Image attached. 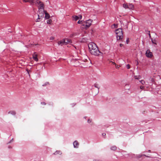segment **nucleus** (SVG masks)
Segmentation results:
<instances>
[{
	"label": "nucleus",
	"instance_id": "1",
	"mask_svg": "<svg viewBox=\"0 0 161 161\" xmlns=\"http://www.w3.org/2000/svg\"><path fill=\"white\" fill-rule=\"evenodd\" d=\"M88 46L90 53L92 54L95 56H98L101 53L95 43L92 42H90L88 44Z\"/></svg>",
	"mask_w": 161,
	"mask_h": 161
},
{
	"label": "nucleus",
	"instance_id": "2",
	"mask_svg": "<svg viewBox=\"0 0 161 161\" xmlns=\"http://www.w3.org/2000/svg\"><path fill=\"white\" fill-rule=\"evenodd\" d=\"M115 33L117 40H122L123 37V35L122 29L120 28H118L115 30Z\"/></svg>",
	"mask_w": 161,
	"mask_h": 161
},
{
	"label": "nucleus",
	"instance_id": "3",
	"mask_svg": "<svg viewBox=\"0 0 161 161\" xmlns=\"http://www.w3.org/2000/svg\"><path fill=\"white\" fill-rule=\"evenodd\" d=\"M146 55L147 57L151 58L153 56L152 52L149 50H147L146 53Z\"/></svg>",
	"mask_w": 161,
	"mask_h": 161
},
{
	"label": "nucleus",
	"instance_id": "4",
	"mask_svg": "<svg viewBox=\"0 0 161 161\" xmlns=\"http://www.w3.org/2000/svg\"><path fill=\"white\" fill-rule=\"evenodd\" d=\"M92 21V20L90 19L85 22L86 24V25L87 28H88L91 26Z\"/></svg>",
	"mask_w": 161,
	"mask_h": 161
},
{
	"label": "nucleus",
	"instance_id": "5",
	"mask_svg": "<svg viewBox=\"0 0 161 161\" xmlns=\"http://www.w3.org/2000/svg\"><path fill=\"white\" fill-rule=\"evenodd\" d=\"M38 6L39 10H41V11H42L44 10V5L43 3L41 1V3L39 4Z\"/></svg>",
	"mask_w": 161,
	"mask_h": 161
},
{
	"label": "nucleus",
	"instance_id": "6",
	"mask_svg": "<svg viewBox=\"0 0 161 161\" xmlns=\"http://www.w3.org/2000/svg\"><path fill=\"white\" fill-rule=\"evenodd\" d=\"M37 54L36 53H34L33 54H32V57L34 59V60L37 62L38 61V58H37Z\"/></svg>",
	"mask_w": 161,
	"mask_h": 161
},
{
	"label": "nucleus",
	"instance_id": "7",
	"mask_svg": "<svg viewBox=\"0 0 161 161\" xmlns=\"http://www.w3.org/2000/svg\"><path fill=\"white\" fill-rule=\"evenodd\" d=\"M42 12H44L45 14V18L46 19H48L50 17L49 14H48L46 11L43 10Z\"/></svg>",
	"mask_w": 161,
	"mask_h": 161
},
{
	"label": "nucleus",
	"instance_id": "8",
	"mask_svg": "<svg viewBox=\"0 0 161 161\" xmlns=\"http://www.w3.org/2000/svg\"><path fill=\"white\" fill-rule=\"evenodd\" d=\"M73 146L75 148H78L79 145V143L77 141H75L73 142Z\"/></svg>",
	"mask_w": 161,
	"mask_h": 161
},
{
	"label": "nucleus",
	"instance_id": "9",
	"mask_svg": "<svg viewBox=\"0 0 161 161\" xmlns=\"http://www.w3.org/2000/svg\"><path fill=\"white\" fill-rule=\"evenodd\" d=\"M64 40L65 45H67V44L69 43H71V40L70 39L66 38L64 39Z\"/></svg>",
	"mask_w": 161,
	"mask_h": 161
},
{
	"label": "nucleus",
	"instance_id": "10",
	"mask_svg": "<svg viewBox=\"0 0 161 161\" xmlns=\"http://www.w3.org/2000/svg\"><path fill=\"white\" fill-rule=\"evenodd\" d=\"M133 155L134 156V157L136 158H137V159H139V158L142 157L143 156H145V154H138V155H135L134 154Z\"/></svg>",
	"mask_w": 161,
	"mask_h": 161
},
{
	"label": "nucleus",
	"instance_id": "11",
	"mask_svg": "<svg viewBox=\"0 0 161 161\" xmlns=\"http://www.w3.org/2000/svg\"><path fill=\"white\" fill-rule=\"evenodd\" d=\"M33 2L32 3V5H33L34 4L36 5V4H39L41 3V1L39 0H33Z\"/></svg>",
	"mask_w": 161,
	"mask_h": 161
},
{
	"label": "nucleus",
	"instance_id": "12",
	"mask_svg": "<svg viewBox=\"0 0 161 161\" xmlns=\"http://www.w3.org/2000/svg\"><path fill=\"white\" fill-rule=\"evenodd\" d=\"M44 12H42L41 11V10H39L38 15L39 16H40L41 18H43L44 15Z\"/></svg>",
	"mask_w": 161,
	"mask_h": 161
},
{
	"label": "nucleus",
	"instance_id": "13",
	"mask_svg": "<svg viewBox=\"0 0 161 161\" xmlns=\"http://www.w3.org/2000/svg\"><path fill=\"white\" fill-rule=\"evenodd\" d=\"M128 8L131 9H133L134 8V6L132 4H128Z\"/></svg>",
	"mask_w": 161,
	"mask_h": 161
},
{
	"label": "nucleus",
	"instance_id": "14",
	"mask_svg": "<svg viewBox=\"0 0 161 161\" xmlns=\"http://www.w3.org/2000/svg\"><path fill=\"white\" fill-rule=\"evenodd\" d=\"M86 23H85V22H82L81 23V27L82 28H86L87 29V27H86Z\"/></svg>",
	"mask_w": 161,
	"mask_h": 161
},
{
	"label": "nucleus",
	"instance_id": "15",
	"mask_svg": "<svg viewBox=\"0 0 161 161\" xmlns=\"http://www.w3.org/2000/svg\"><path fill=\"white\" fill-rule=\"evenodd\" d=\"M58 43V45H61V46H62L63 45H65L64 40L59 42Z\"/></svg>",
	"mask_w": 161,
	"mask_h": 161
},
{
	"label": "nucleus",
	"instance_id": "16",
	"mask_svg": "<svg viewBox=\"0 0 161 161\" xmlns=\"http://www.w3.org/2000/svg\"><path fill=\"white\" fill-rule=\"evenodd\" d=\"M23 1L25 2H29L31 5H32V3L33 2V0H23Z\"/></svg>",
	"mask_w": 161,
	"mask_h": 161
},
{
	"label": "nucleus",
	"instance_id": "17",
	"mask_svg": "<svg viewBox=\"0 0 161 161\" xmlns=\"http://www.w3.org/2000/svg\"><path fill=\"white\" fill-rule=\"evenodd\" d=\"M38 17L37 19L36 20V22H40L41 21V19H42V18H41L40 16H39L38 15Z\"/></svg>",
	"mask_w": 161,
	"mask_h": 161
},
{
	"label": "nucleus",
	"instance_id": "18",
	"mask_svg": "<svg viewBox=\"0 0 161 161\" xmlns=\"http://www.w3.org/2000/svg\"><path fill=\"white\" fill-rule=\"evenodd\" d=\"M72 18L75 21L79 19V17L76 15L73 16Z\"/></svg>",
	"mask_w": 161,
	"mask_h": 161
},
{
	"label": "nucleus",
	"instance_id": "19",
	"mask_svg": "<svg viewBox=\"0 0 161 161\" xmlns=\"http://www.w3.org/2000/svg\"><path fill=\"white\" fill-rule=\"evenodd\" d=\"M110 149L111 150L115 151L117 149V147L115 146H113L111 147Z\"/></svg>",
	"mask_w": 161,
	"mask_h": 161
},
{
	"label": "nucleus",
	"instance_id": "20",
	"mask_svg": "<svg viewBox=\"0 0 161 161\" xmlns=\"http://www.w3.org/2000/svg\"><path fill=\"white\" fill-rule=\"evenodd\" d=\"M123 6L125 9L128 8V4L124 3L123 4Z\"/></svg>",
	"mask_w": 161,
	"mask_h": 161
},
{
	"label": "nucleus",
	"instance_id": "21",
	"mask_svg": "<svg viewBox=\"0 0 161 161\" xmlns=\"http://www.w3.org/2000/svg\"><path fill=\"white\" fill-rule=\"evenodd\" d=\"M54 154H62V153L59 151H56L54 153Z\"/></svg>",
	"mask_w": 161,
	"mask_h": 161
},
{
	"label": "nucleus",
	"instance_id": "22",
	"mask_svg": "<svg viewBox=\"0 0 161 161\" xmlns=\"http://www.w3.org/2000/svg\"><path fill=\"white\" fill-rule=\"evenodd\" d=\"M141 78V76L140 75H138V76L135 75L134 76V78L136 79L139 80V79H140Z\"/></svg>",
	"mask_w": 161,
	"mask_h": 161
},
{
	"label": "nucleus",
	"instance_id": "23",
	"mask_svg": "<svg viewBox=\"0 0 161 161\" xmlns=\"http://www.w3.org/2000/svg\"><path fill=\"white\" fill-rule=\"evenodd\" d=\"M9 114H11L13 115H15L16 114V112L15 111H11L8 112Z\"/></svg>",
	"mask_w": 161,
	"mask_h": 161
},
{
	"label": "nucleus",
	"instance_id": "24",
	"mask_svg": "<svg viewBox=\"0 0 161 161\" xmlns=\"http://www.w3.org/2000/svg\"><path fill=\"white\" fill-rule=\"evenodd\" d=\"M94 86H95V87H96V88H97V89H98V92L99 91V88L98 87V84H94Z\"/></svg>",
	"mask_w": 161,
	"mask_h": 161
},
{
	"label": "nucleus",
	"instance_id": "25",
	"mask_svg": "<svg viewBox=\"0 0 161 161\" xmlns=\"http://www.w3.org/2000/svg\"><path fill=\"white\" fill-rule=\"evenodd\" d=\"M52 22V20L51 19H50L47 20V23L48 24H51Z\"/></svg>",
	"mask_w": 161,
	"mask_h": 161
},
{
	"label": "nucleus",
	"instance_id": "26",
	"mask_svg": "<svg viewBox=\"0 0 161 161\" xmlns=\"http://www.w3.org/2000/svg\"><path fill=\"white\" fill-rule=\"evenodd\" d=\"M140 81L141 82V83L142 85H144L145 83V81L143 80H140Z\"/></svg>",
	"mask_w": 161,
	"mask_h": 161
},
{
	"label": "nucleus",
	"instance_id": "27",
	"mask_svg": "<svg viewBox=\"0 0 161 161\" xmlns=\"http://www.w3.org/2000/svg\"><path fill=\"white\" fill-rule=\"evenodd\" d=\"M113 25L114 26V28H117L118 27V25L114 24Z\"/></svg>",
	"mask_w": 161,
	"mask_h": 161
},
{
	"label": "nucleus",
	"instance_id": "28",
	"mask_svg": "<svg viewBox=\"0 0 161 161\" xmlns=\"http://www.w3.org/2000/svg\"><path fill=\"white\" fill-rule=\"evenodd\" d=\"M130 66L129 64H128L126 65V68L127 69H129L130 68Z\"/></svg>",
	"mask_w": 161,
	"mask_h": 161
},
{
	"label": "nucleus",
	"instance_id": "29",
	"mask_svg": "<svg viewBox=\"0 0 161 161\" xmlns=\"http://www.w3.org/2000/svg\"><path fill=\"white\" fill-rule=\"evenodd\" d=\"M102 136L104 137V138H105V136H106V133H103L102 134Z\"/></svg>",
	"mask_w": 161,
	"mask_h": 161
},
{
	"label": "nucleus",
	"instance_id": "30",
	"mask_svg": "<svg viewBox=\"0 0 161 161\" xmlns=\"http://www.w3.org/2000/svg\"><path fill=\"white\" fill-rule=\"evenodd\" d=\"M152 42L153 43L156 44V43L155 42V40H152Z\"/></svg>",
	"mask_w": 161,
	"mask_h": 161
},
{
	"label": "nucleus",
	"instance_id": "31",
	"mask_svg": "<svg viewBox=\"0 0 161 161\" xmlns=\"http://www.w3.org/2000/svg\"><path fill=\"white\" fill-rule=\"evenodd\" d=\"M92 120L91 119H88L87 120V122L88 123H90L92 122Z\"/></svg>",
	"mask_w": 161,
	"mask_h": 161
},
{
	"label": "nucleus",
	"instance_id": "32",
	"mask_svg": "<svg viewBox=\"0 0 161 161\" xmlns=\"http://www.w3.org/2000/svg\"><path fill=\"white\" fill-rule=\"evenodd\" d=\"M82 21H80V20H79L78 22H77V23L78 24H81L82 23Z\"/></svg>",
	"mask_w": 161,
	"mask_h": 161
},
{
	"label": "nucleus",
	"instance_id": "33",
	"mask_svg": "<svg viewBox=\"0 0 161 161\" xmlns=\"http://www.w3.org/2000/svg\"><path fill=\"white\" fill-rule=\"evenodd\" d=\"M140 88L141 89H143L144 88V86H140Z\"/></svg>",
	"mask_w": 161,
	"mask_h": 161
},
{
	"label": "nucleus",
	"instance_id": "34",
	"mask_svg": "<svg viewBox=\"0 0 161 161\" xmlns=\"http://www.w3.org/2000/svg\"><path fill=\"white\" fill-rule=\"evenodd\" d=\"M148 32H149L148 34H149V36L150 38L151 37V35H150V31H148Z\"/></svg>",
	"mask_w": 161,
	"mask_h": 161
},
{
	"label": "nucleus",
	"instance_id": "35",
	"mask_svg": "<svg viewBox=\"0 0 161 161\" xmlns=\"http://www.w3.org/2000/svg\"><path fill=\"white\" fill-rule=\"evenodd\" d=\"M47 84H49V83H48V82H47V83H45V84H44V85H42V86H45Z\"/></svg>",
	"mask_w": 161,
	"mask_h": 161
},
{
	"label": "nucleus",
	"instance_id": "36",
	"mask_svg": "<svg viewBox=\"0 0 161 161\" xmlns=\"http://www.w3.org/2000/svg\"><path fill=\"white\" fill-rule=\"evenodd\" d=\"M79 18L80 19H81L82 18V16L81 15H79Z\"/></svg>",
	"mask_w": 161,
	"mask_h": 161
},
{
	"label": "nucleus",
	"instance_id": "37",
	"mask_svg": "<svg viewBox=\"0 0 161 161\" xmlns=\"http://www.w3.org/2000/svg\"><path fill=\"white\" fill-rule=\"evenodd\" d=\"M41 103L43 105H46V103L44 102H42Z\"/></svg>",
	"mask_w": 161,
	"mask_h": 161
},
{
	"label": "nucleus",
	"instance_id": "38",
	"mask_svg": "<svg viewBox=\"0 0 161 161\" xmlns=\"http://www.w3.org/2000/svg\"><path fill=\"white\" fill-rule=\"evenodd\" d=\"M14 141V139L13 138L12 139V140L9 142V143H10V142H11L13 141Z\"/></svg>",
	"mask_w": 161,
	"mask_h": 161
},
{
	"label": "nucleus",
	"instance_id": "39",
	"mask_svg": "<svg viewBox=\"0 0 161 161\" xmlns=\"http://www.w3.org/2000/svg\"><path fill=\"white\" fill-rule=\"evenodd\" d=\"M129 42V39H127L126 40V42H127V44H128V43Z\"/></svg>",
	"mask_w": 161,
	"mask_h": 161
},
{
	"label": "nucleus",
	"instance_id": "40",
	"mask_svg": "<svg viewBox=\"0 0 161 161\" xmlns=\"http://www.w3.org/2000/svg\"><path fill=\"white\" fill-rule=\"evenodd\" d=\"M119 46L120 47H121L123 46V45L122 44H120Z\"/></svg>",
	"mask_w": 161,
	"mask_h": 161
},
{
	"label": "nucleus",
	"instance_id": "41",
	"mask_svg": "<svg viewBox=\"0 0 161 161\" xmlns=\"http://www.w3.org/2000/svg\"><path fill=\"white\" fill-rule=\"evenodd\" d=\"M93 161H101L100 160H96V159H95V160H93Z\"/></svg>",
	"mask_w": 161,
	"mask_h": 161
},
{
	"label": "nucleus",
	"instance_id": "42",
	"mask_svg": "<svg viewBox=\"0 0 161 161\" xmlns=\"http://www.w3.org/2000/svg\"><path fill=\"white\" fill-rule=\"evenodd\" d=\"M145 156L146 157H148V158H151V157L150 156H147L145 155V156Z\"/></svg>",
	"mask_w": 161,
	"mask_h": 161
},
{
	"label": "nucleus",
	"instance_id": "43",
	"mask_svg": "<svg viewBox=\"0 0 161 161\" xmlns=\"http://www.w3.org/2000/svg\"><path fill=\"white\" fill-rule=\"evenodd\" d=\"M112 63L113 64L116 65V64H115V63H114V62H112Z\"/></svg>",
	"mask_w": 161,
	"mask_h": 161
},
{
	"label": "nucleus",
	"instance_id": "44",
	"mask_svg": "<svg viewBox=\"0 0 161 161\" xmlns=\"http://www.w3.org/2000/svg\"><path fill=\"white\" fill-rule=\"evenodd\" d=\"M53 39V37H50V39Z\"/></svg>",
	"mask_w": 161,
	"mask_h": 161
},
{
	"label": "nucleus",
	"instance_id": "45",
	"mask_svg": "<svg viewBox=\"0 0 161 161\" xmlns=\"http://www.w3.org/2000/svg\"><path fill=\"white\" fill-rule=\"evenodd\" d=\"M119 66L117 65L116 67V68H119Z\"/></svg>",
	"mask_w": 161,
	"mask_h": 161
},
{
	"label": "nucleus",
	"instance_id": "46",
	"mask_svg": "<svg viewBox=\"0 0 161 161\" xmlns=\"http://www.w3.org/2000/svg\"><path fill=\"white\" fill-rule=\"evenodd\" d=\"M148 151V152H151V151L150 150H149Z\"/></svg>",
	"mask_w": 161,
	"mask_h": 161
},
{
	"label": "nucleus",
	"instance_id": "47",
	"mask_svg": "<svg viewBox=\"0 0 161 161\" xmlns=\"http://www.w3.org/2000/svg\"><path fill=\"white\" fill-rule=\"evenodd\" d=\"M112 61H110V62H111V63H112Z\"/></svg>",
	"mask_w": 161,
	"mask_h": 161
},
{
	"label": "nucleus",
	"instance_id": "48",
	"mask_svg": "<svg viewBox=\"0 0 161 161\" xmlns=\"http://www.w3.org/2000/svg\"><path fill=\"white\" fill-rule=\"evenodd\" d=\"M9 148H11L12 147H9Z\"/></svg>",
	"mask_w": 161,
	"mask_h": 161
}]
</instances>
